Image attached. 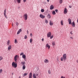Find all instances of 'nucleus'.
<instances>
[{"mask_svg": "<svg viewBox=\"0 0 78 78\" xmlns=\"http://www.w3.org/2000/svg\"><path fill=\"white\" fill-rule=\"evenodd\" d=\"M16 1L18 3H20L21 2V0H16Z\"/></svg>", "mask_w": 78, "mask_h": 78, "instance_id": "5701e85b", "label": "nucleus"}, {"mask_svg": "<svg viewBox=\"0 0 78 78\" xmlns=\"http://www.w3.org/2000/svg\"><path fill=\"white\" fill-rule=\"evenodd\" d=\"M49 0H47V1L48 2H49Z\"/></svg>", "mask_w": 78, "mask_h": 78, "instance_id": "603ef678", "label": "nucleus"}, {"mask_svg": "<svg viewBox=\"0 0 78 78\" xmlns=\"http://www.w3.org/2000/svg\"><path fill=\"white\" fill-rule=\"evenodd\" d=\"M66 57L67 56L66 54H63V57L61 58V61H63V59L64 60V61H66L67 59Z\"/></svg>", "mask_w": 78, "mask_h": 78, "instance_id": "f257e3e1", "label": "nucleus"}, {"mask_svg": "<svg viewBox=\"0 0 78 78\" xmlns=\"http://www.w3.org/2000/svg\"><path fill=\"white\" fill-rule=\"evenodd\" d=\"M2 59H3V57L2 56H0V61H2Z\"/></svg>", "mask_w": 78, "mask_h": 78, "instance_id": "7c9ffc66", "label": "nucleus"}, {"mask_svg": "<svg viewBox=\"0 0 78 78\" xmlns=\"http://www.w3.org/2000/svg\"><path fill=\"white\" fill-rule=\"evenodd\" d=\"M32 77V73H30L29 75V78H31Z\"/></svg>", "mask_w": 78, "mask_h": 78, "instance_id": "f3484780", "label": "nucleus"}, {"mask_svg": "<svg viewBox=\"0 0 78 78\" xmlns=\"http://www.w3.org/2000/svg\"><path fill=\"white\" fill-rule=\"evenodd\" d=\"M52 14H53V15H55V14H56V12H55V11H53L52 12Z\"/></svg>", "mask_w": 78, "mask_h": 78, "instance_id": "c85d7f7f", "label": "nucleus"}, {"mask_svg": "<svg viewBox=\"0 0 78 78\" xmlns=\"http://www.w3.org/2000/svg\"><path fill=\"white\" fill-rule=\"evenodd\" d=\"M23 70H25V68H26V66H25V65H23Z\"/></svg>", "mask_w": 78, "mask_h": 78, "instance_id": "4be33fe9", "label": "nucleus"}, {"mask_svg": "<svg viewBox=\"0 0 78 78\" xmlns=\"http://www.w3.org/2000/svg\"><path fill=\"white\" fill-rule=\"evenodd\" d=\"M22 58L23 59H25V58H26V55L24 54L23 55H22Z\"/></svg>", "mask_w": 78, "mask_h": 78, "instance_id": "aec40b11", "label": "nucleus"}, {"mask_svg": "<svg viewBox=\"0 0 78 78\" xmlns=\"http://www.w3.org/2000/svg\"><path fill=\"white\" fill-rule=\"evenodd\" d=\"M10 44V41L8 40L7 43V45H9V44Z\"/></svg>", "mask_w": 78, "mask_h": 78, "instance_id": "a211bd4d", "label": "nucleus"}, {"mask_svg": "<svg viewBox=\"0 0 78 78\" xmlns=\"http://www.w3.org/2000/svg\"><path fill=\"white\" fill-rule=\"evenodd\" d=\"M55 11L56 12H58V9H56L55 10Z\"/></svg>", "mask_w": 78, "mask_h": 78, "instance_id": "c03bdc74", "label": "nucleus"}, {"mask_svg": "<svg viewBox=\"0 0 78 78\" xmlns=\"http://www.w3.org/2000/svg\"><path fill=\"white\" fill-rule=\"evenodd\" d=\"M33 78H36V74H35V73H34L33 74Z\"/></svg>", "mask_w": 78, "mask_h": 78, "instance_id": "a878e982", "label": "nucleus"}, {"mask_svg": "<svg viewBox=\"0 0 78 78\" xmlns=\"http://www.w3.org/2000/svg\"><path fill=\"white\" fill-rule=\"evenodd\" d=\"M36 76H38V74H36Z\"/></svg>", "mask_w": 78, "mask_h": 78, "instance_id": "6e6d98bb", "label": "nucleus"}, {"mask_svg": "<svg viewBox=\"0 0 78 78\" xmlns=\"http://www.w3.org/2000/svg\"><path fill=\"white\" fill-rule=\"evenodd\" d=\"M47 16L48 18L49 19H50V18H51V16H50V14H48Z\"/></svg>", "mask_w": 78, "mask_h": 78, "instance_id": "412c9836", "label": "nucleus"}, {"mask_svg": "<svg viewBox=\"0 0 78 78\" xmlns=\"http://www.w3.org/2000/svg\"><path fill=\"white\" fill-rule=\"evenodd\" d=\"M51 32H49L48 33L47 36L48 37H50V36H51Z\"/></svg>", "mask_w": 78, "mask_h": 78, "instance_id": "423d86ee", "label": "nucleus"}, {"mask_svg": "<svg viewBox=\"0 0 78 78\" xmlns=\"http://www.w3.org/2000/svg\"><path fill=\"white\" fill-rule=\"evenodd\" d=\"M2 72V69H0V73H1Z\"/></svg>", "mask_w": 78, "mask_h": 78, "instance_id": "a19ab883", "label": "nucleus"}, {"mask_svg": "<svg viewBox=\"0 0 78 78\" xmlns=\"http://www.w3.org/2000/svg\"><path fill=\"white\" fill-rule=\"evenodd\" d=\"M40 17L42 19H44V18L45 17V16L43 15L42 14H40Z\"/></svg>", "mask_w": 78, "mask_h": 78, "instance_id": "9d476101", "label": "nucleus"}, {"mask_svg": "<svg viewBox=\"0 0 78 78\" xmlns=\"http://www.w3.org/2000/svg\"><path fill=\"white\" fill-rule=\"evenodd\" d=\"M6 9H5L4 10V16H5V17L6 19H8V18H7V16H6Z\"/></svg>", "mask_w": 78, "mask_h": 78, "instance_id": "6e6552de", "label": "nucleus"}, {"mask_svg": "<svg viewBox=\"0 0 78 78\" xmlns=\"http://www.w3.org/2000/svg\"><path fill=\"white\" fill-rule=\"evenodd\" d=\"M70 34H73V33H72V31H71V32H70Z\"/></svg>", "mask_w": 78, "mask_h": 78, "instance_id": "49530a36", "label": "nucleus"}, {"mask_svg": "<svg viewBox=\"0 0 78 78\" xmlns=\"http://www.w3.org/2000/svg\"><path fill=\"white\" fill-rule=\"evenodd\" d=\"M23 17L24 19V20H27V19H28V15L27 13L23 15Z\"/></svg>", "mask_w": 78, "mask_h": 78, "instance_id": "f03ea898", "label": "nucleus"}, {"mask_svg": "<svg viewBox=\"0 0 78 78\" xmlns=\"http://www.w3.org/2000/svg\"><path fill=\"white\" fill-rule=\"evenodd\" d=\"M21 64H22V65H25L24 64H25V62H21Z\"/></svg>", "mask_w": 78, "mask_h": 78, "instance_id": "bb28decb", "label": "nucleus"}, {"mask_svg": "<svg viewBox=\"0 0 78 78\" xmlns=\"http://www.w3.org/2000/svg\"><path fill=\"white\" fill-rule=\"evenodd\" d=\"M67 9L66 8H65L64 11V13L65 14H66L67 13Z\"/></svg>", "mask_w": 78, "mask_h": 78, "instance_id": "0eeeda50", "label": "nucleus"}, {"mask_svg": "<svg viewBox=\"0 0 78 78\" xmlns=\"http://www.w3.org/2000/svg\"><path fill=\"white\" fill-rule=\"evenodd\" d=\"M53 37V35H52L50 37V39H52Z\"/></svg>", "mask_w": 78, "mask_h": 78, "instance_id": "e433bc0d", "label": "nucleus"}, {"mask_svg": "<svg viewBox=\"0 0 78 78\" xmlns=\"http://www.w3.org/2000/svg\"><path fill=\"white\" fill-rule=\"evenodd\" d=\"M71 24L73 27H75V22H74V21H73L72 23H71Z\"/></svg>", "mask_w": 78, "mask_h": 78, "instance_id": "9b49d317", "label": "nucleus"}, {"mask_svg": "<svg viewBox=\"0 0 78 78\" xmlns=\"http://www.w3.org/2000/svg\"><path fill=\"white\" fill-rule=\"evenodd\" d=\"M28 73H24L23 75V76L24 77V76H27V75H28Z\"/></svg>", "mask_w": 78, "mask_h": 78, "instance_id": "b1692460", "label": "nucleus"}, {"mask_svg": "<svg viewBox=\"0 0 78 78\" xmlns=\"http://www.w3.org/2000/svg\"><path fill=\"white\" fill-rule=\"evenodd\" d=\"M15 2H16V1H15Z\"/></svg>", "mask_w": 78, "mask_h": 78, "instance_id": "13d9d810", "label": "nucleus"}, {"mask_svg": "<svg viewBox=\"0 0 78 78\" xmlns=\"http://www.w3.org/2000/svg\"><path fill=\"white\" fill-rule=\"evenodd\" d=\"M27 35H25L24 36V39H27Z\"/></svg>", "mask_w": 78, "mask_h": 78, "instance_id": "c9c22d12", "label": "nucleus"}, {"mask_svg": "<svg viewBox=\"0 0 78 78\" xmlns=\"http://www.w3.org/2000/svg\"><path fill=\"white\" fill-rule=\"evenodd\" d=\"M32 33H30V36L31 37H32Z\"/></svg>", "mask_w": 78, "mask_h": 78, "instance_id": "de8ad7c7", "label": "nucleus"}, {"mask_svg": "<svg viewBox=\"0 0 78 78\" xmlns=\"http://www.w3.org/2000/svg\"><path fill=\"white\" fill-rule=\"evenodd\" d=\"M68 20V21L69 24V25H71L72 24V20H71V19H70V18H69Z\"/></svg>", "mask_w": 78, "mask_h": 78, "instance_id": "1a4fd4ad", "label": "nucleus"}, {"mask_svg": "<svg viewBox=\"0 0 78 78\" xmlns=\"http://www.w3.org/2000/svg\"><path fill=\"white\" fill-rule=\"evenodd\" d=\"M26 1H27V0H23V2L24 3L26 2Z\"/></svg>", "mask_w": 78, "mask_h": 78, "instance_id": "a18cd8bd", "label": "nucleus"}, {"mask_svg": "<svg viewBox=\"0 0 78 78\" xmlns=\"http://www.w3.org/2000/svg\"><path fill=\"white\" fill-rule=\"evenodd\" d=\"M19 78H21V77H20V76H19Z\"/></svg>", "mask_w": 78, "mask_h": 78, "instance_id": "864d4df0", "label": "nucleus"}, {"mask_svg": "<svg viewBox=\"0 0 78 78\" xmlns=\"http://www.w3.org/2000/svg\"><path fill=\"white\" fill-rule=\"evenodd\" d=\"M57 60V62H58V61H59V58H57L56 59Z\"/></svg>", "mask_w": 78, "mask_h": 78, "instance_id": "37998d69", "label": "nucleus"}, {"mask_svg": "<svg viewBox=\"0 0 78 78\" xmlns=\"http://www.w3.org/2000/svg\"><path fill=\"white\" fill-rule=\"evenodd\" d=\"M64 22V21L63 20H62L61 21V25H63V22Z\"/></svg>", "mask_w": 78, "mask_h": 78, "instance_id": "393cba45", "label": "nucleus"}, {"mask_svg": "<svg viewBox=\"0 0 78 78\" xmlns=\"http://www.w3.org/2000/svg\"><path fill=\"white\" fill-rule=\"evenodd\" d=\"M49 24L51 26H52L53 25V21L50 20Z\"/></svg>", "mask_w": 78, "mask_h": 78, "instance_id": "f8f14e48", "label": "nucleus"}, {"mask_svg": "<svg viewBox=\"0 0 78 78\" xmlns=\"http://www.w3.org/2000/svg\"><path fill=\"white\" fill-rule=\"evenodd\" d=\"M46 48H48V50H50V45L48 44H47L46 45Z\"/></svg>", "mask_w": 78, "mask_h": 78, "instance_id": "39448f33", "label": "nucleus"}, {"mask_svg": "<svg viewBox=\"0 0 78 78\" xmlns=\"http://www.w3.org/2000/svg\"><path fill=\"white\" fill-rule=\"evenodd\" d=\"M44 9H42L41 10V12H44Z\"/></svg>", "mask_w": 78, "mask_h": 78, "instance_id": "c756f323", "label": "nucleus"}, {"mask_svg": "<svg viewBox=\"0 0 78 78\" xmlns=\"http://www.w3.org/2000/svg\"><path fill=\"white\" fill-rule=\"evenodd\" d=\"M70 38L71 39H73V37H70Z\"/></svg>", "mask_w": 78, "mask_h": 78, "instance_id": "58836bf2", "label": "nucleus"}, {"mask_svg": "<svg viewBox=\"0 0 78 78\" xmlns=\"http://www.w3.org/2000/svg\"><path fill=\"white\" fill-rule=\"evenodd\" d=\"M76 62H77V63H78V60H77L76 61Z\"/></svg>", "mask_w": 78, "mask_h": 78, "instance_id": "3c124183", "label": "nucleus"}, {"mask_svg": "<svg viewBox=\"0 0 78 78\" xmlns=\"http://www.w3.org/2000/svg\"><path fill=\"white\" fill-rule=\"evenodd\" d=\"M52 44L53 46H54V45H55L56 44V42H55V41H53L52 42Z\"/></svg>", "mask_w": 78, "mask_h": 78, "instance_id": "2eb2a0df", "label": "nucleus"}, {"mask_svg": "<svg viewBox=\"0 0 78 78\" xmlns=\"http://www.w3.org/2000/svg\"><path fill=\"white\" fill-rule=\"evenodd\" d=\"M46 23H48V20H47L46 19L44 21Z\"/></svg>", "mask_w": 78, "mask_h": 78, "instance_id": "cd10ccee", "label": "nucleus"}, {"mask_svg": "<svg viewBox=\"0 0 78 78\" xmlns=\"http://www.w3.org/2000/svg\"><path fill=\"white\" fill-rule=\"evenodd\" d=\"M20 32H22V29H20L17 32V34H20Z\"/></svg>", "mask_w": 78, "mask_h": 78, "instance_id": "dca6fc26", "label": "nucleus"}, {"mask_svg": "<svg viewBox=\"0 0 78 78\" xmlns=\"http://www.w3.org/2000/svg\"><path fill=\"white\" fill-rule=\"evenodd\" d=\"M27 34H28L29 32H28V30L27 31Z\"/></svg>", "mask_w": 78, "mask_h": 78, "instance_id": "8fccbe9b", "label": "nucleus"}, {"mask_svg": "<svg viewBox=\"0 0 78 78\" xmlns=\"http://www.w3.org/2000/svg\"><path fill=\"white\" fill-rule=\"evenodd\" d=\"M32 41H33V39H32V38H31L30 40V43H32Z\"/></svg>", "mask_w": 78, "mask_h": 78, "instance_id": "2f4dec72", "label": "nucleus"}, {"mask_svg": "<svg viewBox=\"0 0 78 78\" xmlns=\"http://www.w3.org/2000/svg\"><path fill=\"white\" fill-rule=\"evenodd\" d=\"M61 78H66V77H65L63 76H62L61 77Z\"/></svg>", "mask_w": 78, "mask_h": 78, "instance_id": "79ce46f5", "label": "nucleus"}, {"mask_svg": "<svg viewBox=\"0 0 78 78\" xmlns=\"http://www.w3.org/2000/svg\"><path fill=\"white\" fill-rule=\"evenodd\" d=\"M19 56L17 55H16L15 56L14 59L16 62H17V59H18V58H19Z\"/></svg>", "mask_w": 78, "mask_h": 78, "instance_id": "20e7f679", "label": "nucleus"}, {"mask_svg": "<svg viewBox=\"0 0 78 78\" xmlns=\"http://www.w3.org/2000/svg\"><path fill=\"white\" fill-rule=\"evenodd\" d=\"M12 48V47L11 46V45H9L8 47V50H10Z\"/></svg>", "mask_w": 78, "mask_h": 78, "instance_id": "4468645a", "label": "nucleus"}, {"mask_svg": "<svg viewBox=\"0 0 78 78\" xmlns=\"http://www.w3.org/2000/svg\"><path fill=\"white\" fill-rule=\"evenodd\" d=\"M59 2L60 3H62V0H60Z\"/></svg>", "mask_w": 78, "mask_h": 78, "instance_id": "72a5a7b5", "label": "nucleus"}, {"mask_svg": "<svg viewBox=\"0 0 78 78\" xmlns=\"http://www.w3.org/2000/svg\"><path fill=\"white\" fill-rule=\"evenodd\" d=\"M15 43H17V40H15Z\"/></svg>", "mask_w": 78, "mask_h": 78, "instance_id": "4c0bfd02", "label": "nucleus"}, {"mask_svg": "<svg viewBox=\"0 0 78 78\" xmlns=\"http://www.w3.org/2000/svg\"><path fill=\"white\" fill-rule=\"evenodd\" d=\"M12 26L13 27V23H12Z\"/></svg>", "mask_w": 78, "mask_h": 78, "instance_id": "5fc2aeb1", "label": "nucleus"}, {"mask_svg": "<svg viewBox=\"0 0 78 78\" xmlns=\"http://www.w3.org/2000/svg\"><path fill=\"white\" fill-rule=\"evenodd\" d=\"M42 41H43V42H44V38H42Z\"/></svg>", "mask_w": 78, "mask_h": 78, "instance_id": "09e8293b", "label": "nucleus"}, {"mask_svg": "<svg viewBox=\"0 0 78 78\" xmlns=\"http://www.w3.org/2000/svg\"><path fill=\"white\" fill-rule=\"evenodd\" d=\"M16 25H17V26H18V25H19V23L17 22H16L15 23Z\"/></svg>", "mask_w": 78, "mask_h": 78, "instance_id": "f704fd0d", "label": "nucleus"}, {"mask_svg": "<svg viewBox=\"0 0 78 78\" xmlns=\"http://www.w3.org/2000/svg\"><path fill=\"white\" fill-rule=\"evenodd\" d=\"M54 9V6H53V5H51L50 7V9L52 10V9Z\"/></svg>", "mask_w": 78, "mask_h": 78, "instance_id": "ddd939ff", "label": "nucleus"}, {"mask_svg": "<svg viewBox=\"0 0 78 78\" xmlns=\"http://www.w3.org/2000/svg\"><path fill=\"white\" fill-rule=\"evenodd\" d=\"M69 8H72V7L69 6Z\"/></svg>", "mask_w": 78, "mask_h": 78, "instance_id": "4d7b16f0", "label": "nucleus"}, {"mask_svg": "<svg viewBox=\"0 0 78 78\" xmlns=\"http://www.w3.org/2000/svg\"><path fill=\"white\" fill-rule=\"evenodd\" d=\"M12 67H14V68H16L17 67V63H15V62H13L12 63Z\"/></svg>", "mask_w": 78, "mask_h": 78, "instance_id": "7ed1b4c3", "label": "nucleus"}, {"mask_svg": "<svg viewBox=\"0 0 78 78\" xmlns=\"http://www.w3.org/2000/svg\"><path fill=\"white\" fill-rule=\"evenodd\" d=\"M48 73L49 74H51V71H50V70H48Z\"/></svg>", "mask_w": 78, "mask_h": 78, "instance_id": "473e14b6", "label": "nucleus"}, {"mask_svg": "<svg viewBox=\"0 0 78 78\" xmlns=\"http://www.w3.org/2000/svg\"><path fill=\"white\" fill-rule=\"evenodd\" d=\"M23 55V53L22 52L20 54V55L22 56V55Z\"/></svg>", "mask_w": 78, "mask_h": 78, "instance_id": "ea45409f", "label": "nucleus"}, {"mask_svg": "<svg viewBox=\"0 0 78 78\" xmlns=\"http://www.w3.org/2000/svg\"><path fill=\"white\" fill-rule=\"evenodd\" d=\"M44 62L45 63H48V60L47 59H45L44 60Z\"/></svg>", "mask_w": 78, "mask_h": 78, "instance_id": "6ab92c4d", "label": "nucleus"}, {"mask_svg": "<svg viewBox=\"0 0 78 78\" xmlns=\"http://www.w3.org/2000/svg\"><path fill=\"white\" fill-rule=\"evenodd\" d=\"M12 75H13V73H12Z\"/></svg>", "mask_w": 78, "mask_h": 78, "instance_id": "bf43d9fd", "label": "nucleus"}]
</instances>
